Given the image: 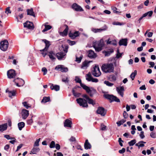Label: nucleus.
Returning a JSON list of instances; mask_svg holds the SVG:
<instances>
[{
	"label": "nucleus",
	"mask_w": 156,
	"mask_h": 156,
	"mask_svg": "<svg viewBox=\"0 0 156 156\" xmlns=\"http://www.w3.org/2000/svg\"><path fill=\"white\" fill-rule=\"evenodd\" d=\"M101 69L103 72L105 73H113L114 66L112 63H105L102 65Z\"/></svg>",
	"instance_id": "obj_1"
},
{
	"label": "nucleus",
	"mask_w": 156,
	"mask_h": 156,
	"mask_svg": "<svg viewBox=\"0 0 156 156\" xmlns=\"http://www.w3.org/2000/svg\"><path fill=\"white\" fill-rule=\"evenodd\" d=\"M75 80L76 83H80L81 87H82L83 89L86 90V92L89 94L91 97L93 96V94L92 93L91 90L89 87L82 83L81 80L80 78L78 77H76Z\"/></svg>",
	"instance_id": "obj_2"
},
{
	"label": "nucleus",
	"mask_w": 156,
	"mask_h": 156,
	"mask_svg": "<svg viewBox=\"0 0 156 156\" xmlns=\"http://www.w3.org/2000/svg\"><path fill=\"white\" fill-rule=\"evenodd\" d=\"M103 96L104 98L108 100L111 102L113 101L117 102H120V100L116 97L113 95H110L108 94H105Z\"/></svg>",
	"instance_id": "obj_3"
},
{
	"label": "nucleus",
	"mask_w": 156,
	"mask_h": 156,
	"mask_svg": "<svg viewBox=\"0 0 156 156\" xmlns=\"http://www.w3.org/2000/svg\"><path fill=\"white\" fill-rule=\"evenodd\" d=\"M104 45V43L101 41L100 42H98L97 43H94L93 44V47L95 48V51H101Z\"/></svg>",
	"instance_id": "obj_4"
},
{
	"label": "nucleus",
	"mask_w": 156,
	"mask_h": 156,
	"mask_svg": "<svg viewBox=\"0 0 156 156\" xmlns=\"http://www.w3.org/2000/svg\"><path fill=\"white\" fill-rule=\"evenodd\" d=\"M92 74L95 77H98L101 75L99 67L98 66H95L93 67L92 72Z\"/></svg>",
	"instance_id": "obj_5"
},
{
	"label": "nucleus",
	"mask_w": 156,
	"mask_h": 156,
	"mask_svg": "<svg viewBox=\"0 0 156 156\" xmlns=\"http://www.w3.org/2000/svg\"><path fill=\"white\" fill-rule=\"evenodd\" d=\"M76 101L80 106H82L83 107H88L87 101L83 98H79L76 99Z\"/></svg>",
	"instance_id": "obj_6"
},
{
	"label": "nucleus",
	"mask_w": 156,
	"mask_h": 156,
	"mask_svg": "<svg viewBox=\"0 0 156 156\" xmlns=\"http://www.w3.org/2000/svg\"><path fill=\"white\" fill-rule=\"evenodd\" d=\"M0 48L3 51H6L8 48L9 43L6 40L2 41L0 42Z\"/></svg>",
	"instance_id": "obj_7"
},
{
	"label": "nucleus",
	"mask_w": 156,
	"mask_h": 156,
	"mask_svg": "<svg viewBox=\"0 0 156 156\" xmlns=\"http://www.w3.org/2000/svg\"><path fill=\"white\" fill-rule=\"evenodd\" d=\"M107 111L104 108L99 107L96 111L97 114L100 115L101 116H104L106 114Z\"/></svg>",
	"instance_id": "obj_8"
},
{
	"label": "nucleus",
	"mask_w": 156,
	"mask_h": 156,
	"mask_svg": "<svg viewBox=\"0 0 156 156\" xmlns=\"http://www.w3.org/2000/svg\"><path fill=\"white\" fill-rule=\"evenodd\" d=\"M55 69L56 70L60 71L62 72H67L68 70L67 67H65L62 65H58L56 66Z\"/></svg>",
	"instance_id": "obj_9"
},
{
	"label": "nucleus",
	"mask_w": 156,
	"mask_h": 156,
	"mask_svg": "<svg viewBox=\"0 0 156 156\" xmlns=\"http://www.w3.org/2000/svg\"><path fill=\"white\" fill-rule=\"evenodd\" d=\"M23 26L24 27H26L29 29L32 30H33L34 27L33 23L28 21L24 23Z\"/></svg>",
	"instance_id": "obj_10"
},
{
	"label": "nucleus",
	"mask_w": 156,
	"mask_h": 156,
	"mask_svg": "<svg viewBox=\"0 0 156 156\" xmlns=\"http://www.w3.org/2000/svg\"><path fill=\"white\" fill-rule=\"evenodd\" d=\"M66 54L62 52H58L56 53V56L59 60H64L65 58Z\"/></svg>",
	"instance_id": "obj_11"
},
{
	"label": "nucleus",
	"mask_w": 156,
	"mask_h": 156,
	"mask_svg": "<svg viewBox=\"0 0 156 156\" xmlns=\"http://www.w3.org/2000/svg\"><path fill=\"white\" fill-rule=\"evenodd\" d=\"M7 75L8 78L9 79L13 78L16 76L15 71L13 69H10L7 71Z\"/></svg>",
	"instance_id": "obj_12"
},
{
	"label": "nucleus",
	"mask_w": 156,
	"mask_h": 156,
	"mask_svg": "<svg viewBox=\"0 0 156 156\" xmlns=\"http://www.w3.org/2000/svg\"><path fill=\"white\" fill-rule=\"evenodd\" d=\"M69 35L71 39H74L76 37L79 36V33L78 31H76L74 33H71L70 32Z\"/></svg>",
	"instance_id": "obj_13"
},
{
	"label": "nucleus",
	"mask_w": 156,
	"mask_h": 156,
	"mask_svg": "<svg viewBox=\"0 0 156 156\" xmlns=\"http://www.w3.org/2000/svg\"><path fill=\"white\" fill-rule=\"evenodd\" d=\"M72 122V121L69 119H66L64 123V126L65 127L71 128Z\"/></svg>",
	"instance_id": "obj_14"
},
{
	"label": "nucleus",
	"mask_w": 156,
	"mask_h": 156,
	"mask_svg": "<svg viewBox=\"0 0 156 156\" xmlns=\"http://www.w3.org/2000/svg\"><path fill=\"white\" fill-rule=\"evenodd\" d=\"M42 41H44L45 44V47L44 49L42 50H40L41 52L43 51H47L48 50V48L49 47L50 44L49 41L47 40L46 39H43Z\"/></svg>",
	"instance_id": "obj_15"
},
{
	"label": "nucleus",
	"mask_w": 156,
	"mask_h": 156,
	"mask_svg": "<svg viewBox=\"0 0 156 156\" xmlns=\"http://www.w3.org/2000/svg\"><path fill=\"white\" fill-rule=\"evenodd\" d=\"M78 88H80L81 87H80L78 86H75L74 88L72 90L73 95L76 98L80 97L81 94L80 93L76 92L75 89H76Z\"/></svg>",
	"instance_id": "obj_16"
},
{
	"label": "nucleus",
	"mask_w": 156,
	"mask_h": 156,
	"mask_svg": "<svg viewBox=\"0 0 156 156\" xmlns=\"http://www.w3.org/2000/svg\"><path fill=\"white\" fill-rule=\"evenodd\" d=\"M64 26L66 27V28L63 32H60L59 33L60 35L62 37H64L67 35L69 29L67 25L65 24Z\"/></svg>",
	"instance_id": "obj_17"
},
{
	"label": "nucleus",
	"mask_w": 156,
	"mask_h": 156,
	"mask_svg": "<svg viewBox=\"0 0 156 156\" xmlns=\"http://www.w3.org/2000/svg\"><path fill=\"white\" fill-rule=\"evenodd\" d=\"M72 8L77 11H83L82 8L76 3H74L72 6Z\"/></svg>",
	"instance_id": "obj_18"
},
{
	"label": "nucleus",
	"mask_w": 156,
	"mask_h": 156,
	"mask_svg": "<svg viewBox=\"0 0 156 156\" xmlns=\"http://www.w3.org/2000/svg\"><path fill=\"white\" fill-rule=\"evenodd\" d=\"M116 90L118 93L122 97H123L124 88L123 87H117Z\"/></svg>",
	"instance_id": "obj_19"
},
{
	"label": "nucleus",
	"mask_w": 156,
	"mask_h": 156,
	"mask_svg": "<svg viewBox=\"0 0 156 156\" xmlns=\"http://www.w3.org/2000/svg\"><path fill=\"white\" fill-rule=\"evenodd\" d=\"M29 111L26 109H23L22 110V118L23 119H26L29 115Z\"/></svg>",
	"instance_id": "obj_20"
},
{
	"label": "nucleus",
	"mask_w": 156,
	"mask_h": 156,
	"mask_svg": "<svg viewBox=\"0 0 156 156\" xmlns=\"http://www.w3.org/2000/svg\"><path fill=\"white\" fill-rule=\"evenodd\" d=\"M127 38L122 39H121L119 42V45L120 46H127Z\"/></svg>",
	"instance_id": "obj_21"
},
{
	"label": "nucleus",
	"mask_w": 156,
	"mask_h": 156,
	"mask_svg": "<svg viewBox=\"0 0 156 156\" xmlns=\"http://www.w3.org/2000/svg\"><path fill=\"white\" fill-rule=\"evenodd\" d=\"M84 147L86 150L90 149L91 148V145L88 142L87 139L86 140H85L84 144Z\"/></svg>",
	"instance_id": "obj_22"
},
{
	"label": "nucleus",
	"mask_w": 156,
	"mask_h": 156,
	"mask_svg": "<svg viewBox=\"0 0 156 156\" xmlns=\"http://www.w3.org/2000/svg\"><path fill=\"white\" fill-rule=\"evenodd\" d=\"M50 89L52 90H54L56 91H58L60 89V87L57 85H54L53 84H51Z\"/></svg>",
	"instance_id": "obj_23"
},
{
	"label": "nucleus",
	"mask_w": 156,
	"mask_h": 156,
	"mask_svg": "<svg viewBox=\"0 0 156 156\" xmlns=\"http://www.w3.org/2000/svg\"><path fill=\"white\" fill-rule=\"evenodd\" d=\"M48 55L51 60H53L55 59V58L54 56H56V55H55V53L52 51H50L49 52Z\"/></svg>",
	"instance_id": "obj_24"
},
{
	"label": "nucleus",
	"mask_w": 156,
	"mask_h": 156,
	"mask_svg": "<svg viewBox=\"0 0 156 156\" xmlns=\"http://www.w3.org/2000/svg\"><path fill=\"white\" fill-rule=\"evenodd\" d=\"M51 101L50 98L49 96L44 97L41 101L42 103H45L47 102Z\"/></svg>",
	"instance_id": "obj_25"
},
{
	"label": "nucleus",
	"mask_w": 156,
	"mask_h": 156,
	"mask_svg": "<svg viewBox=\"0 0 156 156\" xmlns=\"http://www.w3.org/2000/svg\"><path fill=\"white\" fill-rule=\"evenodd\" d=\"M88 56L90 58H94L95 57V54L92 50H90L89 51Z\"/></svg>",
	"instance_id": "obj_26"
},
{
	"label": "nucleus",
	"mask_w": 156,
	"mask_h": 156,
	"mask_svg": "<svg viewBox=\"0 0 156 156\" xmlns=\"http://www.w3.org/2000/svg\"><path fill=\"white\" fill-rule=\"evenodd\" d=\"M90 61H88L87 60L83 62L82 65H81V68L82 69H84L85 67H87L88 66Z\"/></svg>",
	"instance_id": "obj_27"
},
{
	"label": "nucleus",
	"mask_w": 156,
	"mask_h": 156,
	"mask_svg": "<svg viewBox=\"0 0 156 156\" xmlns=\"http://www.w3.org/2000/svg\"><path fill=\"white\" fill-rule=\"evenodd\" d=\"M27 14L32 16L35 17V16L34 12L33 11V9L31 8L30 9H27Z\"/></svg>",
	"instance_id": "obj_28"
},
{
	"label": "nucleus",
	"mask_w": 156,
	"mask_h": 156,
	"mask_svg": "<svg viewBox=\"0 0 156 156\" xmlns=\"http://www.w3.org/2000/svg\"><path fill=\"white\" fill-rule=\"evenodd\" d=\"M107 28H100V29H94L92 30L94 32L96 33L98 32H101L102 31L106 30Z\"/></svg>",
	"instance_id": "obj_29"
},
{
	"label": "nucleus",
	"mask_w": 156,
	"mask_h": 156,
	"mask_svg": "<svg viewBox=\"0 0 156 156\" xmlns=\"http://www.w3.org/2000/svg\"><path fill=\"white\" fill-rule=\"evenodd\" d=\"M40 149L39 147H33L31 151L30 154H36L37 152H39Z\"/></svg>",
	"instance_id": "obj_30"
},
{
	"label": "nucleus",
	"mask_w": 156,
	"mask_h": 156,
	"mask_svg": "<svg viewBox=\"0 0 156 156\" xmlns=\"http://www.w3.org/2000/svg\"><path fill=\"white\" fill-rule=\"evenodd\" d=\"M7 124L5 123L2 125H0V131H3L6 130L7 129Z\"/></svg>",
	"instance_id": "obj_31"
},
{
	"label": "nucleus",
	"mask_w": 156,
	"mask_h": 156,
	"mask_svg": "<svg viewBox=\"0 0 156 156\" xmlns=\"http://www.w3.org/2000/svg\"><path fill=\"white\" fill-rule=\"evenodd\" d=\"M86 80L88 81H91V80L93 78L91 74L89 73L86 74Z\"/></svg>",
	"instance_id": "obj_32"
},
{
	"label": "nucleus",
	"mask_w": 156,
	"mask_h": 156,
	"mask_svg": "<svg viewBox=\"0 0 156 156\" xmlns=\"http://www.w3.org/2000/svg\"><path fill=\"white\" fill-rule=\"evenodd\" d=\"M109 80L112 82L115 81L116 80V77L114 75H111L108 77Z\"/></svg>",
	"instance_id": "obj_33"
},
{
	"label": "nucleus",
	"mask_w": 156,
	"mask_h": 156,
	"mask_svg": "<svg viewBox=\"0 0 156 156\" xmlns=\"http://www.w3.org/2000/svg\"><path fill=\"white\" fill-rule=\"evenodd\" d=\"M25 125V123L23 122L19 123L18 124V126L19 129L20 130H21L24 127Z\"/></svg>",
	"instance_id": "obj_34"
},
{
	"label": "nucleus",
	"mask_w": 156,
	"mask_h": 156,
	"mask_svg": "<svg viewBox=\"0 0 156 156\" xmlns=\"http://www.w3.org/2000/svg\"><path fill=\"white\" fill-rule=\"evenodd\" d=\"M44 29L42 30V32H45L49 30H50L52 28V27L49 25H47L46 24H45L44 25Z\"/></svg>",
	"instance_id": "obj_35"
},
{
	"label": "nucleus",
	"mask_w": 156,
	"mask_h": 156,
	"mask_svg": "<svg viewBox=\"0 0 156 156\" xmlns=\"http://www.w3.org/2000/svg\"><path fill=\"white\" fill-rule=\"evenodd\" d=\"M69 79L67 76H64L62 78V81L66 83H68Z\"/></svg>",
	"instance_id": "obj_36"
},
{
	"label": "nucleus",
	"mask_w": 156,
	"mask_h": 156,
	"mask_svg": "<svg viewBox=\"0 0 156 156\" xmlns=\"http://www.w3.org/2000/svg\"><path fill=\"white\" fill-rule=\"evenodd\" d=\"M137 74V71L136 70H134V72L132 73L130 75V77L132 79V80H133L135 76Z\"/></svg>",
	"instance_id": "obj_37"
},
{
	"label": "nucleus",
	"mask_w": 156,
	"mask_h": 156,
	"mask_svg": "<svg viewBox=\"0 0 156 156\" xmlns=\"http://www.w3.org/2000/svg\"><path fill=\"white\" fill-rule=\"evenodd\" d=\"M136 141L135 139H133L131 140L130 142H128V144L129 146H132L135 144Z\"/></svg>",
	"instance_id": "obj_38"
},
{
	"label": "nucleus",
	"mask_w": 156,
	"mask_h": 156,
	"mask_svg": "<svg viewBox=\"0 0 156 156\" xmlns=\"http://www.w3.org/2000/svg\"><path fill=\"white\" fill-rule=\"evenodd\" d=\"M16 95V91L14 90L9 92V96L11 98L12 96H15Z\"/></svg>",
	"instance_id": "obj_39"
},
{
	"label": "nucleus",
	"mask_w": 156,
	"mask_h": 156,
	"mask_svg": "<svg viewBox=\"0 0 156 156\" xmlns=\"http://www.w3.org/2000/svg\"><path fill=\"white\" fill-rule=\"evenodd\" d=\"M104 83L107 86H108L109 87H112L114 85L113 83H111L108 81H105L104 82Z\"/></svg>",
	"instance_id": "obj_40"
},
{
	"label": "nucleus",
	"mask_w": 156,
	"mask_h": 156,
	"mask_svg": "<svg viewBox=\"0 0 156 156\" xmlns=\"http://www.w3.org/2000/svg\"><path fill=\"white\" fill-rule=\"evenodd\" d=\"M88 103L94 105H95V103L94 102L93 99L89 98L87 100Z\"/></svg>",
	"instance_id": "obj_41"
},
{
	"label": "nucleus",
	"mask_w": 156,
	"mask_h": 156,
	"mask_svg": "<svg viewBox=\"0 0 156 156\" xmlns=\"http://www.w3.org/2000/svg\"><path fill=\"white\" fill-rule=\"evenodd\" d=\"M62 47L63 48V50L65 52L64 53L66 54L68 51V49L69 48L68 46V45H65L64 46L62 45Z\"/></svg>",
	"instance_id": "obj_42"
},
{
	"label": "nucleus",
	"mask_w": 156,
	"mask_h": 156,
	"mask_svg": "<svg viewBox=\"0 0 156 156\" xmlns=\"http://www.w3.org/2000/svg\"><path fill=\"white\" fill-rule=\"evenodd\" d=\"M40 140L41 138H39L36 140L34 144V147L38 146H39V142L40 141Z\"/></svg>",
	"instance_id": "obj_43"
},
{
	"label": "nucleus",
	"mask_w": 156,
	"mask_h": 156,
	"mask_svg": "<svg viewBox=\"0 0 156 156\" xmlns=\"http://www.w3.org/2000/svg\"><path fill=\"white\" fill-rule=\"evenodd\" d=\"M55 147V141H51L49 145L50 147L51 148H54Z\"/></svg>",
	"instance_id": "obj_44"
},
{
	"label": "nucleus",
	"mask_w": 156,
	"mask_h": 156,
	"mask_svg": "<svg viewBox=\"0 0 156 156\" xmlns=\"http://www.w3.org/2000/svg\"><path fill=\"white\" fill-rule=\"evenodd\" d=\"M123 116L125 119H127L128 117V114L126 111H124L123 114Z\"/></svg>",
	"instance_id": "obj_45"
},
{
	"label": "nucleus",
	"mask_w": 156,
	"mask_h": 156,
	"mask_svg": "<svg viewBox=\"0 0 156 156\" xmlns=\"http://www.w3.org/2000/svg\"><path fill=\"white\" fill-rule=\"evenodd\" d=\"M42 71L44 72L43 75H46L47 72V70L45 67H43L42 69Z\"/></svg>",
	"instance_id": "obj_46"
},
{
	"label": "nucleus",
	"mask_w": 156,
	"mask_h": 156,
	"mask_svg": "<svg viewBox=\"0 0 156 156\" xmlns=\"http://www.w3.org/2000/svg\"><path fill=\"white\" fill-rule=\"evenodd\" d=\"M117 53L116 54V57L117 58H118L122 56V54L119 52V50L118 49L117 50Z\"/></svg>",
	"instance_id": "obj_47"
},
{
	"label": "nucleus",
	"mask_w": 156,
	"mask_h": 156,
	"mask_svg": "<svg viewBox=\"0 0 156 156\" xmlns=\"http://www.w3.org/2000/svg\"><path fill=\"white\" fill-rule=\"evenodd\" d=\"M22 104L26 108L28 109L29 107H30V106H28L27 102H24L22 103Z\"/></svg>",
	"instance_id": "obj_48"
},
{
	"label": "nucleus",
	"mask_w": 156,
	"mask_h": 156,
	"mask_svg": "<svg viewBox=\"0 0 156 156\" xmlns=\"http://www.w3.org/2000/svg\"><path fill=\"white\" fill-rule=\"evenodd\" d=\"M101 129L104 131L106 130V126H105L103 123H101Z\"/></svg>",
	"instance_id": "obj_49"
},
{
	"label": "nucleus",
	"mask_w": 156,
	"mask_h": 156,
	"mask_svg": "<svg viewBox=\"0 0 156 156\" xmlns=\"http://www.w3.org/2000/svg\"><path fill=\"white\" fill-rule=\"evenodd\" d=\"M5 12L7 14H8L9 13H11V11L9 7H8L6 8Z\"/></svg>",
	"instance_id": "obj_50"
},
{
	"label": "nucleus",
	"mask_w": 156,
	"mask_h": 156,
	"mask_svg": "<svg viewBox=\"0 0 156 156\" xmlns=\"http://www.w3.org/2000/svg\"><path fill=\"white\" fill-rule=\"evenodd\" d=\"M16 79L19 80V81L20 82V84L22 86H23L24 84V83H25L23 79H20L19 78H17Z\"/></svg>",
	"instance_id": "obj_51"
},
{
	"label": "nucleus",
	"mask_w": 156,
	"mask_h": 156,
	"mask_svg": "<svg viewBox=\"0 0 156 156\" xmlns=\"http://www.w3.org/2000/svg\"><path fill=\"white\" fill-rule=\"evenodd\" d=\"M68 43L70 45H73L76 44V42L74 41H71L70 40H68Z\"/></svg>",
	"instance_id": "obj_52"
},
{
	"label": "nucleus",
	"mask_w": 156,
	"mask_h": 156,
	"mask_svg": "<svg viewBox=\"0 0 156 156\" xmlns=\"http://www.w3.org/2000/svg\"><path fill=\"white\" fill-rule=\"evenodd\" d=\"M150 136L153 138H156V134L155 133L153 132H151L150 134Z\"/></svg>",
	"instance_id": "obj_53"
},
{
	"label": "nucleus",
	"mask_w": 156,
	"mask_h": 156,
	"mask_svg": "<svg viewBox=\"0 0 156 156\" xmlns=\"http://www.w3.org/2000/svg\"><path fill=\"white\" fill-rule=\"evenodd\" d=\"M82 58L81 57H80L79 58H78L77 57H76V61L78 62V63H80L81 60Z\"/></svg>",
	"instance_id": "obj_54"
},
{
	"label": "nucleus",
	"mask_w": 156,
	"mask_h": 156,
	"mask_svg": "<svg viewBox=\"0 0 156 156\" xmlns=\"http://www.w3.org/2000/svg\"><path fill=\"white\" fill-rule=\"evenodd\" d=\"M145 14H147V15L150 17H151L152 16L153 14V11H150L149 12H147V13H145Z\"/></svg>",
	"instance_id": "obj_55"
},
{
	"label": "nucleus",
	"mask_w": 156,
	"mask_h": 156,
	"mask_svg": "<svg viewBox=\"0 0 156 156\" xmlns=\"http://www.w3.org/2000/svg\"><path fill=\"white\" fill-rule=\"evenodd\" d=\"M27 123L29 125H31L33 122V120L32 119H28L27 121Z\"/></svg>",
	"instance_id": "obj_56"
},
{
	"label": "nucleus",
	"mask_w": 156,
	"mask_h": 156,
	"mask_svg": "<svg viewBox=\"0 0 156 156\" xmlns=\"http://www.w3.org/2000/svg\"><path fill=\"white\" fill-rule=\"evenodd\" d=\"M125 151V149L123 148L122 150H119V152L120 154H123Z\"/></svg>",
	"instance_id": "obj_57"
},
{
	"label": "nucleus",
	"mask_w": 156,
	"mask_h": 156,
	"mask_svg": "<svg viewBox=\"0 0 156 156\" xmlns=\"http://www.w3.org/2000/svg\"><path fill=\"white\" fill-rule=\"evenodd\" d=\"M140 136L141 139H143L145 137L144 131L141 132Z\"/></svg>",
	"instance_id": "obj_58"
},
{
	"label": "nucleus",
	"mask_w": 156,
	"mask_h": 156,
	"mask_svg": "<svg viewBox=\"0 0 156 156\" xmlns=\"http://www.w3.org/2000/svg\"><path fill=\"white\" fill-rule=\"evenodd\" d=\"M9 148V144H6L5 146L4 149L5 150L8 151Z\"/></svg>",
	"instance_id": "obj_59"
},
{
	"label": "nucleus",
	"mask_w": 156,
	"mask_h": 156,
	"mask_svg": "<svg viewBox=\"0 0 156 156\" xmlns=\"http://www.w3.org/2000/svg\"><path fill=\"white\" fill-rule=\"evenodd\" d=\"M91 81L93 82L97 83L98 81V80L97 79L94 78L93 77Z\"/></svg>",
	"instance_id": "obj_60"
},
{
	"label": "nucleus",
	"mask_w": 156,
	"mask_h": 156,
	"mask_svg": "<svg viewBox=\"0 0 156 156\" xmlns=\"http://www.w3.org/2000/svg\"><path fill=\"white\" fill-rule=\"evenodd\" d=\"M139 89L140 90H145L146 89V88L145 87V85H142L140 87Z\"/></svg>",
	"instance_id": "obj_61"
},
{
	"label": "nucleus",
	"mask_w": 156,
	"mask_h": 156,
	"mask_svg": "<svg viewBox=\"0 0 156 156\" xmlns=\"http://www.w3.org/2000/svg\"><path fill=\"white\" fill-rule=\"evenodd\" d=\"M55 147L56 149L57 150H59L60 148V145L58 144H56Z\"/></svg>",
	"instance_id": "obj_62"
},
{
	"label": "nucleus",
	"mask_w": 156,
	"mask_h": 156,
	"mask_svg": "<svg viewBox=\"0 0 156 156\" xmlns=\"http://www.w3.org/2000/svg\"><path fill=\"white\" fill-rule=\"evenodd\" d=\"M82 97L86 98L87 100L90 98L86 94L83 95Z\"/></svg>",
	"instance_id": "obj_63"
},
{
	"label": "nucleus",
	"mask_w": 156,
	"mask_h": 156,
	"mask_svg": "<svg viewBox=\"0 0 156 156\" xmlns=\"http://www.w3.org/2000/svg\"><path fill=\"white\" fill-rule=\"evenodd\" d=\"M69 140L72 142L75 141L76 140L75 138L73 136H71Z\"/></svg>",
	"instance_id": "obj_64"
}]
</instances>
